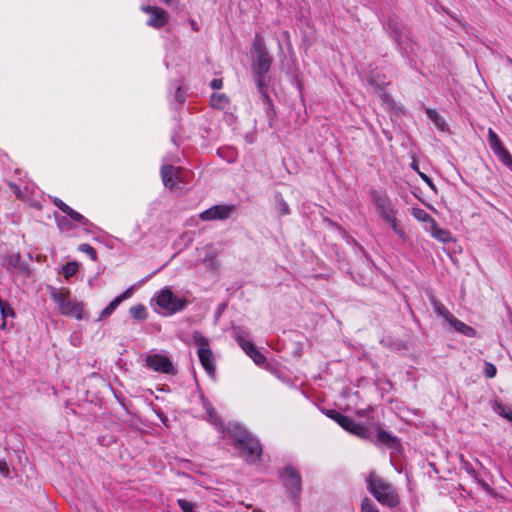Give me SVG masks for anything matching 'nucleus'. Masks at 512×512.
Instances as JSON below:
<instances>
[{
    "label": "nucleus",
    "mask_w": 512,
    "mask_h": 512,
    "mask_svg": "<svg viewBox=\"0 0 512 512\" xmlns=\"http://www.w3.org/2000/svg\"><path fill=\"white\" fill-rule=\"evenodd\" d=\"M1 327H2V329H4V327H5V322H2Z\"/></svg>",
    "instance_id": "nucleus-46"
},
{
    "label": "nucleus",
    "mask_w": 512,
    "mask_h": 512,
    "mask_svg": "<svg viewBox=\"0 0 512 512\" xmlns=\"http://www.w3.org/2000/svg\"><path fill=\"white\" fill-rule=\"evenodd\" d=\"M229 435L234 439L237 449L248 462H255L259 459L262 448L257 439L252 437L242 426L230 424L227 428Z\"/></svg>",
    "instance_id": "nucleus-1"
},
{
    "label": "nucleus",
    "mask_w": 512,
    "mask_h": 512,
    "mask_svg": "<svg viewBox=\"0 0 512 512\" xmlns=\"http://www.w3.org/2000/svg\"><path fill=\"white\" fill-rule=\"evenodd\" d=\"M411 214L413 217H415L418 221L425 223V227H430L434 222L435 219L432 218L426 211H424L421 208L414 207L411 209Z\"/></svg>",
    "instance_id": "nucleus-20"
},
{
    "label": "nucleus",
    "mask_w": 512,
    "mask_h": 512,
    "mask_svg": "<svg viewBox=\"0 0 512 512\" xmlns=\"http://www.w3.org/2000/svg\"><path fill=\"white\" fill-rule=\"evenodd\" d=\"M281 479L292 496L296 497L299 495L302 487V481L300 475L295 469L292 467H286L281 473Z\"/></svg>",
    "instance_id": "nucleus-12"
},
{
    "label": "nucleus",
    "mask_w": 512,
    "mask_h": 512,
    "mask_svg": "<svg viewBox=\"0 0 512 512\" xmlns=\"http://www.w3.org/2000/svg\"><path fill=\"white\" fill-rule=\"evenodd\" d=\"M49 290L50 296L57 304L61 314L74 317L78 320L83 318V303L72 299L68 289L49 287Z\"/></svg>",
    "instance_id": "nucleus-2"
},
{
    "label": "nucleus",
    "mask_w": 512,
    "mask_h": 512,
    "mask_svg": "<svg viewBox=\"0 0 512 512\" xmlns=\"http://www.w3.org/2000/svg\"><path fill=\"white\" fill-rule=\"evenodd\" d=\"M419 176H420V177L425 181V183H427V184H428V186H429L430 188H432L433 190H435V186H434V184H433V182H432V180H431V178H430V177H428L426 174H424V173H422V172H419Z\"/></svg>",
    "instance_id": "nucleus-38"
},
{
    "label": "nucleus",
    "mask_w": 512,
    "mask_h": 512,
    "mask_svg": "<svg viewBox=\"0 0 512 512\" xmlns=\"http://www.w3.org/2000/svg\"><path fill=\"white\" fill-rule=\"evenodd\" d=\"M129 312L131 316L136 320L143 321L147 318V310L142 304L132 306Z\"/></svg>",
    "instance_id": "nucleus-22"
},
{
    "label": "nucleus",
    "mask_w": 512,
    "mask_h": 512,
    "mask_svg": "<svg viewBox=\"0 0 512 512\" xmlns=\"http://www.w3.org/2000/svg\"><path fill=\"white\" fill-rule=\"evenodd\" d=\"M135 287L134 286H131L129 287L127 290H125L122 294H120L119 296H117L116 298H114L107 307H105L100 315H99V320H103V319H106L107 317H109L113 312L114 310L124 301V300H127L129 299L132 294H133V291H134Z\"/></svg>",
    "instance_id": "nucleus-14"
},
{
    "label": "nucleus",
    "mask_w": 512,
    "mask_h": 512,
    "mask_svg": "<svg viewBox=\"0 0 512 512\" xmlns=\"http://www.w3.org/2000/svg\"><path fill=\"white\" fill-rule=\"evenodd\" d=\"M388 30L391 34L392 38L397 42V44L404 48L405 39L407 38L406 30L403 25L397 21H389L388 22Z\"/></svg>",
    "instance_id": "nucleus-16"
},
{
    "label": "nucleus",
    "mask_w": 512,
    "mask_h": 512,
    "mask_svg": "<svg viewBox=\"0 0 512 512\" xmlns=\"http://www.w3.org/2000/svg\"><path fill=\"white\" fill-rule=\"evenodd\" d=\"M175 99L179 102V103H183L184 102V92L182 91V89L179 87L176 91V94H175Z\"/></svg>",
    "instance_id": "nucleus-40"
},
{
    "label": "nucleus",
    "mask_w": 512,
    "mask_h": 512,
    "mask_svg": "<svg viewBox=\"0 0 512 512\" xmlns=\"http://www.w3.org/2000/svg\"><path fill=\"white\" fill-rule=\"evenodd\" d=\"M367 484L369 491L381 504L395 507L399 503L394 487L375 473L369 475Z\"/></svg>",
    "instance_id": "nucleus-3"
},
{
    "label": "nucleus",
    "mask_w": 512,
    "mask_h": 512,
    "mask_svg": "<svg viewBox=\"0 0 512 512\" xmlns=\"http://www.w3.org/2000/svg\"><path fill=\"white\" fill-rule=\"evenodd\" d=\"M78 265L75 262H69L63 267V275L66 279L72 277L77 272Z\"/></svg>",
    "instance_id": "nucleus-26"
},
{
    "label": "nucleus",
    "mask_w": 512,
    "mask_h": 512,
    "mask_svg": "<svg viewBox=\"0 0 512 512\" xmlns=\"http://www.w3.org/2000/svg\"><path fill=\"white\" fill-rule=\"evenodd\" d=\"M211 105L214 108L224 109L228 105V98L225 94L215 93L211 97Z\"/></svg>",
    "instance_id": "nucleus-23"
},
{
    "label": "nucleus",
    "mask_w": 512,
    "mask_h": 512,
    "mask_svg": "<svg viewBox=\"0 0 512 512\" xmlns=\"http://www.w3.org/2000/svg\"><path fill=\"white\" fill-rule=\"evenodd\" d=\"M79 250L85 252L92 260H96L97 254L95 249L89 244H81Z\"/></svg>",
    "instance_id": "nucleus-30"
},
{
    "label": "nucleus",
    "mask_w": 512,
    "mask_h": 512,
    "mask_svg": "<svg viewBox=\"0 0 512 512\" xmlns=\"http://www.w3.org/2000/svg\"><path fill=\"white\" fill-rule=\"evenodd\" d=\"M456 331L460 332L461 334L467 336V337H474L476 334V331L463 323L462 321L458 320L456 317L452 316L447 321Z\"/></svg>",
    "instance_id": "nucleus-18"
},
{
    "label": "nucleus",
    "mask_w": 512,
    "mask_h": 512,
    "mask_svg": "<svg viewBox=\"0 0 512 512\" xmlns=\"http://www.w3.org/2000/svg\"><path fill=\"white\" fill-rule=\"evenodd\" d=\"M146 366L161 373H174V365L164 354H149L145 358Z\"/></svg>",
    "instance_id": "nucleus-10"
},
{
    "label": "nucleus",
    "mask_w": 512,
    "mask_h": 512,
    "mask_svg": "<svg viewBox=\"0 0 512 512\" xmlns=\"http://www.w3.org/2000/svg\"><path fill=\"white\" fill-rule=\"evenodd\" d=\"M222 86H223L222 79H218V78H216V79H213V80L211 81V87H212L213 89H215V90H218V89L222 88Z\"/></svg>",
    "instance_id": "nucleus-39"
},
{
    "label": "nucleus",
    "mask_w": 512,
    "mask_h": 512,
    "mask_svg": "<svg viewBox=\"0 0 512 512\" xmlns=\"http://www.w3.org/2000/svg\"><path fill=\"white\" fill-rule=\"evenodd\" d=\"M1 471H2V476H7L8 475V468H7L6 464L3 463V462H2Z\"/></svg>",
    "instance_id": "nucleus-41"
},
{
    "label": "nucleus",
    "mask_w": 512,
    "mask_h": 512,
    "mask_svg": "<svg viewBox=\"0 0 512 512\" xmlns=\"http://www.w3.org/2000/svg\"><path fill=\"white\" fill-rule=\"evenodd\" d=\"M210 421L216 426L217 429L221 430L223 425L214 411H208Z\"/></svg>",
    "instance_id": "nucleus-35"
},
{
    "label": "nucleus",
    "mask_w": 512,
    "mask_h": 512,
    "mask_svg": "<svg viewBox=\"0 0 512 512\" xmlns=\"http://www.w3.org/2000/svg\"><path fill=\"white\" fill-rule=\"evenodd\" d=\"M372 199L380 217L391 226L398 236L404 237L405 233L396 219L397 210L392 205L388 196L385 193L375 191L372 193Z\"/></svg>",
    "instance_id": "nucleus-4"
},
{
    "label": "nucleus",
    "mask_w": 512,
    "mask_h": 512,
    "mask_svg": "<svg viewBox=\"0 0 512 512\" xmlns=\"http://www.w3.org/2000/svg\"><path fill=\"white\" fill-rule=\"evenodd\" d=\"M496 371V367L492 363H485L484 373L487 378H493L496 375Z\"/></svg>",
    "instance_id": "nucleus-32"
},
{
    "label": "nucleus",
    "mask_w": 512,
    "mask_h": 512,
    "mask_svg": "<svg viewBox=\"0 0 512 512\" xmlns=\"http://www.w3.org/2000/svg\"><path fill=\"white\" fill-rule=\"evenodd\" d=\"M180 169L172 165H163L161 177L165 187L173 189L177 186Z\"/></svg>",
    "instance_id": "nucleus-15"
},
{
    "label": "nucleus",
    "mask_w": 512,
    "mask_h": 512,
    "mask_svg": "<svg viewBox=\"0 0 512 512\" xmlns=\"http://www.w3.org/2000/svg\"><path fill=\"white\" fill-rule=\"evenodd\" d=\"M249 357L256 365H262L266 362V357L257 348L250 353Z\"/></svg>",
    "instance_id": "nucleus-29"
},
{
    "label": "nucleus",
    "mask_w": 512,
    "mask_h": 512,
    "mask_svg": "<svg viewBox=\"0 0 512 512\" xmlns=\"http://www.w3.org/2000/svg\"><path fill=\"white\" fill-rule=\"evenodd\" d=\"M232 211L233 206L215 205L201 212L199 218L203 221L224 220L230 216Z\"/></svg>",
    "instance_id": "nucleus-13"
},
{
    "label": "nucleus",
    "mask_w": 512,
    "mask_h": 512,
    "mask_svg": "<svg viewBox=\"0 0 512 512\" xmlns=\"http://www.w3.org/2000/svg\"><path fill=\"white\" fill-rule=\"evenodd\" d=\"M254 49L256 52V60L253 63V71L257 84L262 86L263 77L268 73L272 60L261 41H255Z\"/></svg>",
    "instance_id": "nucleus-6"
},
{
    "label": "nucleus",
    "mask_w": 512,
    "mask_h": 512,
    "mask_svg": "<svg viewBox=\"0 0 512 512\" xmlns=\"http://www.w3.org/2000/svg\"><path fill=\"white\" fill-rule=\"evenodd\" d=\"M179 507L183 512H194V504L184 499H178Z\"/></svg>",
    "instance_id": "nucleus-31"
},
{
    "label": "nucleus",
    "mask_w": 512,
    "mask_h": 512,
    "mask_svg": "<svg viewBox=\"0 0 512 512\" xmlns=\"http://www.w3.org/2000/svg\"><path fill=\"white\" fill-rule=\"evenodd\" d=\"M53 203L64 213H66V211L69 210V206L67 204H65L62 200H60L59 198H54Z\"/></svg>",
    "instance_id": "nucleus-37"
},
{
    "label": "nucleus",
    "mask_w": 512,
    "mask_h": 512,
    "mask_svg": "<svg viewBox=\"0 0 512 512\" xmlns=\"http://www.w3.org/2000/svg\"><path fill=\"white\" fill-rule=\"evenodd\" d=\"M426 114L439 130L445 131L447 129L445 119L435 109H427Z\"/></svg>",
    "instance_id": "nucleus-19"
},
{
    "label": "nucleus",
    "mask_w": 512,
    "mask_h": 512,
    "mask_svg": "<svg viewBox=\"0 0 512 512\" xmlns=\"http://www.w3.org/2000/svg\"><path fill=\"white\" fill-rule=\"evenodd\" d=\"M192 339L195 345L198 347L197 354L202 367L209 374V376H214L216 371L215 359L213 352L210 349L208 339L204 337L203 334L199 331H195L192 334Z\"/></svg>",
    "instance_id": "nucleus-5"
},
{
    "label": "nucleus",
    "mask_w": 512,
    "mask_h": 512,
    "mask_svg": "<svg viewBox=\"0 0 512 512\" xmlns=\"http://www.w3.org/2000/svg\"><path fill=\"white\" fill-rule=\"evenodd\" d=\"M15 313L11 307H9L6 303L2 301V318L6 317H14Z\"/></svg>",
    "instance_id": "nucleus-34"
},
{
    "label": "nucleus",
    "mask_w": 512,
    "mask_h": 512,
    "mask_svg": "<svg viewBox=\"0 0 512 512\" xmlns=\"http://www.w3.org/2000/svg\"><path fill=\"white\" fill-rule=\"evenodd\" d=\"M65 214L69 215L75 221H78V222L85 221V218L80 213H78L77 211L73 210L70 207H69V210H67Z\"/></svg>",
    "instance_id": "nucleus-36"
},
{
    "label": "nucleus",
    "mask_w": 512,
    "mask_h": 512,
    "mask_svg": "<svg viewBox=\"0 0 512 512\" xmlns=\"http://www.w3.org/2000/svg\"><path fill=\"white\" fill-rule=\"evenodd\" d=\"M276 208L280 215L289 214V206L282 197H277Z\"/></svg>",
    "instance_id": "nucleus-27"
},
{
    "label": "nucleus",
    "mask_w": 512,
    "mask_h": 512,
    "mask_svg": "<svg viewBox=\"0 0 512 512\" xmlns=\"http://www.w3.org/2000/svg\"><path fill=\"white\" fill-rule=\"evenodd\" d=\"M357 414L359 416H364L365 415V411L364 410H360V411L357 412Z\"/></svg>",
    "instance_id": "nucleus-43"
},
{
    "label": "nucleus",
    "mask_w": 512,
    "mask_h": 512,
    "mask_svg": "<svg viewBox=\"0 0 512 512\" xmlns=\"http://www.w3.org/2000/svg\"><path fill=\"white\" fill-rule=\"evenodd\" d=\"M412 168H413L415 171H417L418 173L420 172V171L418 170V166H417V164L413 163V164H412Z\"/></svg>",
    "instance_id": "nucleus-42"
},
{
    "label": "nucleus",
    "mask_w": 512,
    "mask_h": 512,
    "mask_svg": "<svg viewBox=\"0 0 512 512\" xmlns=\"http://www.w3.org/2000/svg\"><path fill=\"white\" fill-rule=\"evenodd\" d=\"M431 303L433 305L434 311L444 318V320L447 322L450 317L453 315L448 311L447 308L444 307L443 304H441L438 300H436L434 297H431Z\"/></svg>",
    "instance_id": "nucleus-21"
},
{
    "label": "nucleus",
    "mask_w": 512,
    "mask_h": 512,
    "mask_svg": "<svg viewBox=\"0 0 512 512\" xmlns=\"http://www.w3.org/2000/svg\"><path fill=\"white\" fill-rule=\"evenodd\" d=\"M361 512H379V510L370 499L364 498L361 503Z\"/></svg>",
    "instance_id": "nucleus-28"
},
{
    "label": "nucleus",
    "mask_w": 512,
    "mask_h": 512,
    "mask_svg": "<svg viewBox=\"0 0 512 512\" xmlns=\"http://www.w3.org/2000/svg\"><path fill=\"white\" fill-rule=\"evenodd\" d=\"M326 415L330 419L337 422L343 429H345L349 433L356 435L360 438L368 437L367 429L364 426L355 423L351 418L342 415L341 413L335 410H327Z\"/></svg>",
    "instance_id": "nucleus-7"
},
{
    "label": "nucleus",
    "mask_w": 512,
    "mask_h": 512,
    "mask_svg": "<svg viewBox=\"0 0 512 512\" xmlns=\"http://www.w3.org/2000/svg\"><path fill=\"white\" fill-rule=\"evenodd\" d=\"M378 440L382 443L390 444V442L394 441V438L387 432L380 430L378 432Z\"/></svg>",
    "instance_id": "nucleus-33"
},
{
    "label": "nucleus",
    "mask_w": 512,
    "mask_h": 512,
    "mask_svg": "<svg viewBox=\"0 0 512 512\" xmlns=\"http://www.w3.org/2000/svg\"><path fill=\"white\" fill-rule=\"evenodd\" d=\"M236 341L248 356L254 349H256L254 344L247 340L241 333L236 334Z\"/></svg>",
    "instance_id": "nucleus-25"
},
{
    "label": "nucleus",
    "mask_w": 512,
    "mask_h": 512,
    "mask_svg": "<svg viewBox=\"0 0 512 512\" xmlns=\"http://www.w3.org/2000/svg\"><path fill=\"white\" fill-rule=\"evenodd\" d=\"M156 303L169 313L181 311L185 306V302L174 296L172 291L167 288L159 292L156 297Z\"/></svg>",
    "instance_id": "nucleus-9"
},
{
    "label": "nucleus",
    "mask_w": 512,
    "mask_h": 512,
    "mask_svg": "<svg viewBox=\"0 0 512 512\" xmlns=\"http://www.w3.org/2000/svg\"><path fill=\"white\" fill-rule=\"evenodd\" d=\"M141 10L150 16L147 25L153 28H161L169 21L168 13L160 7L146 5L142 6Z\"/></svg>",
    "instance_id": "nucleus-11"
},
{
    "label": "nucleus",
    "mask_w": 512,
    "mask_h": 512,
    "mask_svg": "<svg viewBox=\"0 0 512 512\" xmlns=\"http://www.w3.org/2000/svg\"><path fill=\"white\" fill-rule=\"evenodd\" d=\"M15 193H16L17 197H19V193H20V192H19V190H18V189L15 191Z\"/></svg>",
    "instance_id": "nucleus-45"
},
{
    "label": "nucleus",
    "mask_w": 512,
    "mask_h": 512,
    "mask_svg": "<svg viewBox=\"0 0 512 512\" xmlns=\"http://www.w3.org/2000/svg\"><path fill=\"white\" fill-rule=\"evenodd\" d=\"M488 142L493 153L510 171H512V155L502 145L498 135L491 128L488 130Z\"/></svg>",
    "instance_id": "nucleus-8"
},
{
    "label": "nucleus",
    "mask_w": 512,
    "mask_h": 512,
    "mask_svg": "<svg viewBox=\"0 0 512 512\" xmlns=\"http://www.w3.org/2000/svg\"><path fill=\"white\" fill-rule=\"evenodd\" d=\"M425 229L430 231L432 236L440 242L446 243L452 240L451 233L448 230L440 228L436 221L430 227H425Z\"/></svg>",
    "instance_id": "nucleus-17"
},
{
    "label": "nucleus",
    "mask_w": 512,
    "mask_h": 512,
    "mask_svg": "<svg viewBox=\"0 0 512 512\" xmlns=\"http://www.w3.org/2000/svg\"><path fill=\"white\" fill-rule=\"evenodd\" d=\"M206 263H207V265H210V264L212 265L213 264V259H210V260L206 259Z\"/></svg>",
    "instance_id": "nucleus-44"
},
{
    "label": "nucleus",
    "mask_w": 512,
    "mask_h": 512,
    "mask_svg": "<svg viewBox=\"0 0 512 512\" xmlns=\"http://www.w3.org/2000/svg\"><path fill=\"white\" fill-rule=\"evenodd\" d=\"M494 411L512 424V407L503 405L501 403H496L494 406Z\"/></svg>",
    "instance_id": "nucleus-24"
}]
</instances>
